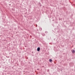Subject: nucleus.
I'll list each match as a JSON object with an SVG mask.
<instances>
[{
	"instance_id": "obj_1",
	"label": "nucleus",
	"mask_w": 75,
	"mask_h": 75,
	"mask_svg": "<svg viewBox=\"0 0 75 75\" xmlns=\"http://www.w3.org/2000/svg\"><path fill=\"white\" fill-rule=\"evenodd\" d=\"M40 48L39 47H38L37 49V50L38 51H40Z\"/></svg>"
},
{
	"instance_id": "obj_2",
	"label": "nucleus",
	"mask_w": 75,
	"mask_h": 75,
	"mask_svg": "<svg viewBox=\"0 0 75 75\" xmlns=\"http://www.w3.org/2000/svg\"><path fill=\"white\" fill-rule=\"evenodd\" d=\"M72 52L73 53H75V51L74 50H73L72 51Z\"/></svg>"
},
{
	"instance_id": "obj_3",
	"label": "nucleus",
	"mask_w": 75,
	"mask_h": 75,
	"mask_svg": "<svg viewBox=\"0 0 75 75\" xmlns=\"http://www.w3.org/2000/svg\"><path fill=\"white\" fill-rule=\"evenodd\" d=\"M49 61L50 62H52V60L51 59H49Z\"/></svg>"
},
{
	"instance_id": "obj_4",
	"label": "nucleus",
	"mask_w": 75,
	"mask_h": 75,
	"mask_svg": "<svg viewBox=\"0 0 75 75\" xmlns=\"http://www.w3.org/2000/svg\"><path fill=\"white\" fill-rule=\"evenodd\" d=\"M43 35H45V34H44V33H43Z\"/></svg>"
},
{
	"instance_id": "obj_5",
	"label": "nucleus",
	"mask_w": 75,
	"mask_h": 75,
	"mask_svg": "<svg viewBox=\"0 0 75 75\" xmlns=\"http://www.w3.org/2000/svg\"><path fill=\"white\" fill-rule=\"evenodd\" d=\"M37 69V70H39V69Z\"/></svg>"
}]
</instances>
